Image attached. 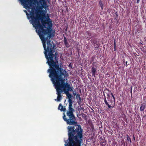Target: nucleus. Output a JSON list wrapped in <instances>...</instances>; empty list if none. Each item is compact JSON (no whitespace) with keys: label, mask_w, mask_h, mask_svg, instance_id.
Listing matches in <instances>:
<instances>
[{"label":"nucleus","mask_w":146,"mask_h":146,"mask_svg":"<svg viewBox=\"0 0 146 146\" xmlns=\"http://www.w3.org/2000/svg\"><path fill=\"white\" fill-rule=\"evenodd\" d=\"M23 7L27 10H24L26 13L30 23L33 25L42 41L44 51V55L54 50V45L50 40L52 36L51 30L49 29L52 26V22L48 15L41 17L33 6L32 0H19Z\"/></svg>","instance_id":"nucleus-1"},{"label":"nucleus","mask_w":146,"mask_h":146,"mask_svg":"<svg viewBox=\"0 0 146 146\" xmlns=\"http://www.w3.org/2000/svg\"><path fill=\"white\" fill-rule=\"evenodd\" d=\"M54 50L45 55L47 61L46 62L50 66V68L47 71L49 73V77H54L56 80H60L61 82L60 88L62 89V92H64L66 95L68 99L69 104H73L72 100V96L69 93V91H73L72 87L70 86L68 83H64L65 78L67 75L66 71L59 68L58 65L56 64V62L54 61V58L55 57L56 60V58L54 56Z\"/></svg>","instance_id":"nucleus-2"},{"label":"nucleus","mask_w":146,"mask_h":146,"mask_svg":"<svg viewBox=\"0 0 146 146\" xmlns=\"http://www.w3.org/2000/svg\"><path fill=\"white\" fill-rule=\"evenodd\" d=\"M74 128V127H68V138L67 141L65 140V146H81L83 139L82 129L80 125L75 130Z\"/></svg>","instance_id":"nucleus-3"},{"label":"nucleus","mask_w":146,"mask_h":146,"mask_svg":"<svg viewBox=\"0 0 146 146\" xmlns=\"http://www.w3.org/2000/svg\"><path fill=\"white\" fill-rule=\"evenodd\" d=\"M74 112V110L73 108L72 104L68 105V108L66 112V114L69 118L67 119L64 113H63V119L64 121H66L67 124L69 125H75L77 123L75 119L73 112Z\"/></svg>","instance_id":"nucleus-4"},{"label":"nucleus","mask_w":146,"mask_h":146,"mask_svg":"<svg viewBox=\"0 0 146 146\" xmlns=\"http://www.w3.org/2000/svg\"><path fill=\"white\" fill-rule=\"evenodd\" d=\"M50 77L51 78V81L56 90L57 94L58 95L57 100L58 101H60L62 98L61 93L62 92V89L60 88V83L59 82L60 81L56 80L54 76Z\"/></svg>","instance_id":"nucleus-5"},{"label":"nucleus","mask_w":146,"mask_h":146,"mask_svg":"<svg viewBox=\"0 0 146 146\" xmlns=\"http://www.w3.org/2000/svg\"><path fill=\"white\" fill-rule=\"evenodd\" d=\"M40 3L42 7L45 9V10H46L47 6L45 0H41L40 1Z\"/></svg>","instance_id":"nucleus-6"},{"label":"nucleus","mask_w":146,"mask_h":146,"mask_svg":"<svg viewBox=\"0 0 146 146\" xmlns=\"http://www.w3.org/2000/svg\"><path fill=\"white\" fill-rule=\"evenodd\" d=\"M58 109L59 110H60L61 111H63L64 112H65L66 110V108L62 106L61 104H59L58 107Z\"/></svg>","instance_id":"nucleus-7"},{"label":"nucleus","mask_w":146,"mask_h":146,"mask_svg":"<svg viewBox=\"0 0 146 146\" xmlns=\"http://www.w3.org/2000/svg\"><path fill=\"white\" fill-rule=\"evenodd\" d=\"M96 68H94V67H92V75L93 76H95L96 73Z\"/></svg>","instance_id":"nucleus-8"},{"label":"nucleus","mask_w":146,"mask_h":146,"mask_svg":"<svg viewBox=\"0 0 146 146\" xmlns=\"http://www.w3.org/2000/svg\"><path fill=\"white\" fill-rule=\"evenodd\" d=\"M64 43L65 46L67 47H68L69 46V45L68 44V43L67 42L66 38L65 37L64 38Z\"/></svg>","instance_id":"nucleus-9"},{"label":"nucleus","mask_w":146,"mask_h":146,"mask_svg":"<svg viewBox=\"0 0 146 146\" xmlns=\"http://www.w3.org/2000/svg\"><path fill=\"white\" fill-rule=\"evenodd\" d=\"M145 108V106L144 105H141V107H140V110L141 111H143Z\"/></svg>","instance_id":"nucleus-10"},{"label":"nucleus","mask_w":146,"mask_h":146,"mask_svg":"<svg viewBox=\"0 0 146 146\" xmlns=\"http://www.w3.org/2000/svg\"><path fill=\"white\" fill-rule=\"evenodd\" d=\"M99 3L100 6L101 7V9H103V6H104L103 4L102 3V2L101 1H99Z\"/></svg>","instance_id":"nucleus-11"},{"label":"nucleus","mask_w":146,"mask_h":146,"mask_svg":"<svg viewBox=\"0 0 146 146\" xmlns=\"http://www.w3.org/2000/svg\"><path fill=\"white\" fill-rule=\"evenodd\" d=\"M127 140L128 141H130V142L131 143V139L129 137L128 135H127Z\"/></svg>","instance_id":"nucleus-12"},{"label":"nucleus","mask_w":146,"mask_h":146,"mask_svg":"<svg viewBox=\"0 0 146 146\" xmlns=\"http://www.w3.org/2000/svg\"><path fill=\"white\" fill-rule=\"evenodd\" d=\"M111 94L112 96V97L113 98V100H114L111 101V103H114V100H115L114 97V96H113V94Z\"/></svg>","instance_id":"nucleus-13"},{"label":"nucleus","mask_w":146,"mask_h":146,"mask_svg":"<svg viewBox=\"0 0 146 146\" xmlns=\"http://www.w3.org/2000/svg\"><path fill=\"white\" fill-rule=\"evenodd\" d=\"M104 101L106 105H108V103L107 102L106 99V98L104 99Z\"/></svg>","instance_id":"nucleus-14"},{"label":"nucleus","mask_w":146,"mask_h":146,"mask_svg":"<svg viewBox=\"0 0 146 146\" xmlns=\"http://www.w3.org/2000/svg\"><path fill=\"white\" fill-rule=\"evenodd\" d=\"M106 105L108 106V108H112L113 107V106H111L110 105H109V104H108V105Z\"/></svg>","instance_id":"nucleus-15"},{"label":"nucleus","mask_w":146,"mask_h":146,"mask_svg":"<svg viewBox=\"0 0 146 146\" xmlns=\"http://www.w3.org/2000/svg\"><path fill=\"white\" fill-rule=\"evenodd\" d=\"M76 98H79L80 99V95H79L78 94H77V95Z\"/></svg>","instance_id":"nucleus-16"},{"label":"nucleus","mask_w":146,"mask_h":146,"mask_svg":"<svg viewBox=\"0 0 146 146\" xmlns=\"http://www.w3.org/2000/svg\"><path fill=\"white\" fill-rule=\"evenodd\" d=\"M73 94L74 96H76V93L74 92H73Z\"/></svg>","instance_id":"nucleus-17"},{"label":"nucleus","mask_w":146,"mask_h":146,"mask_svg":"<svg viewBox=\"0 0 146 146\" xmlns=\"http://www.w3.org/2000/svg\"><path fill=\"white\" fill-rule=\"evenodd\" d=\"M139 0H137V3H139Z\"/></svg>","instance_id":"nucleus-18"},{"label":"nucleus","mask_w":146,"mask_h":146,"mask_svg":"<svg viewBox=\"0 0 146 146\" xmlns=\"http://www.w3.org/2000/svg\"><path fill=\"white\" fill-rule=\"evenodd\" d=\"M125 63H126V66H127V61L126 62H125Z\"/></svg>","instance_id":"nucleus-19"},{"label":"nucleus","mask_w":146,"mask_h":146,"mask_svg":"<svg viewBox=\"0 0 146 146\" xmlns=\"http://www.w3.org/2000/svg\"><path fill=\"white\" fill-rule=\"evenodd\" d=\"M114 47H115V42H114Z\"/></svg>","instance_id":"nucleus-20"},{"label":"nucleus","mask_w":146,"mask_h":146,"mask_svg":"<svg viewBox=\"0 0 146 146\" xmlns=\"http://www.w3.org/2000/svg\"><path fill=\"white\" fill-rule=\"evenodd\" d=\"M55 101H56V100H56V99H55Z\"/></svg>","instance_id":"nucleus-21"}]
</instances>
